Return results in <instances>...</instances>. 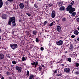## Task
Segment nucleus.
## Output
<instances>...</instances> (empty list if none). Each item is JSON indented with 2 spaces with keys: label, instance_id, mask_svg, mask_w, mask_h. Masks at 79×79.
Returning <instances> with one entry per match:
<instances>
[{
  "label": "nucleus",
  "instance_id": "obj_1",
  "mask_svg": "<svg viewBox=\"0 0 79 79\" xmlns=\"http://www.w3.org/2000/svg\"><path fill=\"white\" fill-rule=\"evenodd\" d=\"M74 1H72L71 3L69 5L66 9L67 11H69V13L71 14H72L73 12L75 10V8L72 7V6L73 5V4H74Z\"/></svg>",
  "mask_w": 79,
  "mask_h": 79
},
{
  "label": "nucleus",
  "instance_id": "obj_5",
  "mask_svg": "<svg viewBox=\"0 0 79 79\" xmlns=\"http://www.w3.org/2000/svg\"><path fill=\"white\" fill-rule=\"evenodd\" d=\"M9 20H10L12 23H13V22H15V21H16V19L15 17H11L9 19Z\"/></svg>",
  "mask_w": 79,
  "mask_h": 79
},
{
  "label": "nucleus",
  "instance_id": "obj_43",
  "mask_svg": "<svg viewBox=\"0 0 79 79\" xmlns=\"http://www.w3.org/2000/svg\"><path fill=\"white\" fill-rule=\"evenodd\" d=\"M54 73H57V70H55L54 71Z\"/></svg>",
  "mask_w": 79,
  "mask_h": 79
},
{
  "label": "nucleus",
  "instance_id": "obj_10",
  "mask_svg": "<svg viewBox=\"0 0 79 79\" xmlns=\"http://www.w3.org/2000/svg\"><path fill=\"white\" fill-rule=\"evenodd\" d=\"M4 58V55L2 53L0 54V60H3Z\"/></svg>",
  "mask_w": 79,
  "mask_h": 79
},
{
  "label": "nucleus",
  "instance_id": "obj_8",
  "mask_svg": "<svg viewBox=\"0 0 79 79\" xmlns=\"http://www.w3.org/2000/svg\"><path fill=\"white\" fill-rule=\"evenodd\" d=\"M56 30L57 31L60 32V31H61V27H60V26H57Z\"/></svg>",
  "mask_w": 79,
  "mask_h": 79
},
{
  "label": "nucleus",
  "instance_id": "obj_3",
  "mask_svg": "<svg viewBox=\"0 0 79 79\" xmlns=\"http://www.w3.org/2000/svg\"><path fill=\"white\" fill-rule=\"evenodd\" d=\"M63 41L61 40H60L57 42L56 43V45H58L59 46H60L63 45Z\"/></svg>",
  "mask_w": 79,
  "mask_h": 79
},
{
  "label": "nucleus",
  "instance_id": "obj_23",
  "mask_svg": "<svg viewBox=\"0 0 79 79\" xmlns=\"http://www.w3.org/2000/svg\"><path fill=\"white\" fill-rule=\"evenodd\" d=\"M75 74L77 75H78L79 74V71H77L75 73Z\"/></svg>",
  "mask_w": 79,
  "mask_h": 79
},
{
  "label": "nucleus",
  "instance_id": "obj_35",
  "mask_svg": "<svg viewBox=\"0 0 79 79\" xmlns=\"http://www.w3.org/2000/svg\"><path fill=\"white\" fill-rule=\"evenodd\" d=\"M49 6L50 7H51L53 6V4H52L51 3H50L49 5Z\"/></svg>",
  "mask_w": 79,
  "mask_h": 79
},
{
  "label": "nucleus",
  "instance_id": "obj_36",
  "mask_svg": "<svg viewBox=\"0 0 79 79\" xmlns=\"http://www.w3.org/2000/svg\"><path fill=\"white\" fill-rule=\"evenodd\" d=\"M18 70L19 73H21V68H20V69Z\"/></svg>",
  "mask_w": 79,
  "mask_h": 79
},
{
  "label": "nucleus",
  "instance_id": "obj_24",
  "mask_svg": "<svg viewBox=\"0 0 79 79\" xmlns=\"http://www.w3.org/2000/svg\"><path fill=\"white\" fill-rule=\"evenodd\" d=\"M66 18H64L62 19V21L63 22H64V21H66Z\"/></svg>",
  "mask_w": 79,
  "mask_h": 79
},
{
  "label": "nucleus",
  "instance_id": "obj_26",
  "mask_svg": "<svg viewBox=\"0 0 79 79\" xmlns=\"http://www.w3.org/2000/svg\"><path fill=\"white\" fill-rule=\"evenodd\" d=\"M38 62H37V61H36V64L35 65V66L34 67V68H36V67H37V65H38Z\"/></svg>",
  "mask_w": 79,
  "mask_h": 79
},
{
  "label": "nucleus",
  "instance_id": "obj_44",
  "mask_svg": "<svg viewBox=\"0 0 79 79\" xmlns=\"http://www.w3.org/2000/svg\"><path fill=\"white\" fill-rule=\"evenodd\" d=\"M41 50H42V51H43L44 50V48L41 47L40 48Z\"/></svg>",
  "mask_w": 79,
  "mask_h": 79
},
{
  "label": "nucleus",
  "instance_id": "obj_49",
  "mask_svg": "<svg viewBox=\"0 0 79 79\" xmlns=\"http://www.w3.org/2000/svg\"><path fill=\"white\" fill-rule=\"evenodd\" d=\"M74 40L76 43L77 42V41L76 40Z\"/></svg>",
  "mask_w": 79,
  "mask_h": 79
},
{
  "label": "nucleus",
  "instance_id": "obj_39",
  "mask_svg": "<svg viewBox=\"0 0 79 79\" xmlns=\"http://www.w3.org/2000/svg\"><path fill=\"white\" fill-rule=\"evenodd\" d=\"M6 74L7 75V76H9V75H10V73L8 72H7Z\"/></svg>",
  "mask_w": 79,
  "mask_h": 79
},
{
  "label": "nucleus",
  "instance_id": "obj_7",
  "mask_svg": "<svg viewBox=\"0 0 79 79\" xmlns=\"http://www.w3.org/2000/svg\"><path fill=\"white\" fill-rule=\"evenodd\" d=\"M19 6L20 9H23L24 8V4L23 3H20L19 4Z\"/></svg>",
  "mask_w": 79,
  "mask_h": 79
},
{
  "label": "nucleus",
  "instance_id": "obj_53",
  "mask_svg": "<svg viewBox=\"0 0 79 79\" xmlns=\"http://www.w3.org/2000/svg\"><path fill=\"white\" fill-rule=\"evenodd\" d=\"M8 57V58H10V56H7Z\"/></svg>",
  "mask_w": 79,
  "mask_h": 79
},
{
  "label": "nucleus",
  "instance_id": "obj_12",
  "mask_svg": "<svg viewBox=\"0 0 79 79\" xmlns=\"http://www.w3.org/2000/svg\"><path fill=\"white\" fill-rule=\"evenodd\" d=\"M70 49L71 51H73L74 50V46L73 44H70Z\"/></svg>",
  "mask_w": 79,
  "mask_h": 79
},
{
  "label": "nucleus",
  "instance_id": "obj_15",
  "mask_svg": "<svg viewBox=\"0 0 79 79\" xmlns=\"http://www.w3.org/2000/svg\"><path fill=\"white\" fill-rule=\"evenodd\" d=\"M73 33L74 34H75V35H78V34H79V32L77 30H76L75 31H74L73 32Z\"/></svg>",
  "mask_w": 79,
  "mask_h": 79
},
{
  "label": "nucleus",
  "instance_id": "obj_51",
  "mask_svg": "<svg viewBox=\"0 0 79 79\" xmlns=\"http://www.w3.org/2000/svg\"><path fill=\"white\" fill-rule=\"evenodd\" d=\"M42 67H44V65H42Z\"/></svg>",
  "mask_w": 79,
  "mask_h": 79
},
{
  "label": "nucleus",
  "instance_id": "obj_29",
  "mask_svg": "<svg viewBox=\"0 0 79 79\" xmlns=\"http://www.w3.org/2000/svg\"><path fill=\"white\" fill-rule=\"evenodd\" d=\"M3 28H0V32H3Z\"/></svg>",
  "mask_w": 79,
  "mask_h": 79
},
{
  "label": "nucleus",
  "instance_id": "obj_22",
  "mask_svg": "<svg viewBox=\"0 0 79 79\" xmlns=\"http://www.w3.org/2000/svg\"><path fill=\"white\" fill-rule=\"evenodd\" d=\"M29 71L27 70V74L26 75L27 76H29Z\"/></svg>",
  "mask_w": 79,
  "mask_h": 79
},
{
  "label": "nucleus",
  "instance_id": "obj_45",
  "mask_svg": "<svg viewBox=\"0 0 79 79\" xmlns=\"http://www.w3.org/2000/svg\"><path fill=\"white\" fill-rule=\"evenodd\" d=\"M39 71H41V67H39Z\"/></svg>",
  "mask_w": 79,
  "mask_h": 79
},
{
  "label": "nucleus",
  "instance_id": "obj_14",
  "mask_svg": "<svg viewBox=\"0 0 79 79\" xmlns=\"http://www.w3.org/2000/svg\"><path fill=\"white\" fill-rule=\"evenodd\" d=\"M35 76L34 75L31 74L30 75L29 79H33V78L35 77Z\"/></svg>",
  "mask_w": 79,
  "mask_h": 79
},
{
  "label": "nucleus",
  "instance_id": "obj_20",
  "mask_svg": "<svg viewBox=\"0 0 79 79\" xmlns=\"http://www.w3.org/2000/svg\"><path fill=\"white\" fill-rule=\"evenodd\" d=\"M67 59H68V61L69 62H71V58H67Z\"/></svg>",
  "mask_w": 79,
  "mask_h": 79
},
{
  "label": "nucleus",
  "instance_id": "obj_30",
  "mask_svg": "<svg viewBox=\"0 0 79 79\" xmlns=\"http://www.w3.org/2000/svg\"><path fill=\"white\" fill-rule=\"evenodd\" d=\"M12 23L13 26H16V23H15V22H13Z\"/></svg>",
  "mask_w": 79,
  "mask_h": 79
},
{
  "label": "nucleus",
  "instance_id": "obj_46",
  "mask_svg": "<svg viewBox=\"0 0 79 79\" xmlns=\"http://www.w3.org/2000/svg\"><path fill=\"white\" fill-rule=\"evenodd\" d=\"M77 21L79 23V18H77Z\"/></svg>",
  "mask_w": 79,
  "mask_h": 79
},
{
  "label": "nucleus",
  "instance_id": "obj_32",
  "mask_svg": "<svg viewBox=\"0 0 79 79\" xmlns=\"http://www.w3.org/2000/svg\"><path fill=\"white\" fill-rule=\"evenodd\" d=\"M36 42H39V40L38 39V38H36Z\"/></svg>",
  "mask_w": 79,
  "mask_h": 79
},
{
  "label": "nucleus",
  "instance_id": "obj_58",
  "mask_svg": "<svg viewBox=\"0 0 79 79\" xmlns=\"http://www.w3.org/2000/svg\"><path fill=\"white\" fill-rule=\"evenodd\" d=\"M10 78H11V77H9V79H10Z\"/></svg>",
  "mask_w": 79,
  "mask_h": 79
},
{
  "label": "nucleus",
  "instance_id": "obj_47",
  "mask_svg": "<svg viewBox=\"0 0 79 79\" xmlns=\"http://www.w3.org/2000/svg\"><path fill=\"white\" fill-rule=\"evenodd\" d=\"M62 74H58V76H62Z\"/></svg>",
  "mask_w": 79,
  "mask_h": 79
},
{
  "label": "nucleus",
  "instance_id": "obj_33",
  "mask_svg": "<svg viewBox=\"0 0 79 79\" xmlns=\"http://www.w3.org/2000/svg\"><path fill=\"white\" fill-rule=\"evenodd\" d=\"M7 1L9 2H10V3H12L13 2V0H7Z\"/></svg>",
  "mask_w": 79,
  "mask_h": 79
},
{
  "label": "nucleus",
  "instance_id": "obj_16",
  "mask_svg": "<svg viewBox=\"0 0 79 79\" xmlns=\"http://www.w3.org/2000/svg\"><path fill=\"white\" fill-rule=\"evenodd\" d=\"M54 23V22H52V23H51L50 24L49 23L48 24V26H50V27H52V25H53V24Z\"/></svg>",
  "mask_w": 79,
  "mask_h": 79
},
{
  "label": "nucleus",
  "instance_id": "obj_2",
  "mask_svg": "<svg viewBox=\"0 0 79 79\" xmlns=\"http://www.w3.org/2000/svg\"><path fill=\"white\" fill-rule=\"evenodd\" d=\"M10 46L13 50H15L18 47V45L16 44H10Z\"/></svg>",
  "mask_w": 79,
  "mask_h": 79
},
{
  "label": "nucleus",
  "instance_id": "obj_38",
  "mask_svg": "<svg viewBox=\"0 0 79 79\" xmlns=\"http://www.w3.org/2000/svg\"><path fill=\"white\" fill-rule=\"evenodd\" d=\"M5 4L6 5H8V1L6 2Z\"/></svg>",
  "mask_w": 79,
  "mask_h": 79
},
{
  "label": "nucleus",
  "instance_id": "obj_17",
  "mask_svg": "<svg viewBox=\"0 0 79 79\" xmlns=\"http://www.w3.org/2000/svg\"><path fill=\"white\" fill-rule=\"evenodd\" d=\"M75 66L76 67H78L79 66V63L78 62H76L75 63Z\"/></svg>",
  "mask_w": 79,
  "mask_h": 79
},
{
  "label": "nucleus",
  "instance_id": "obj_4",
  "mask_svg": "<svg viewBox=\"0 0 79 79\" xmlns=\"http://www.w3.org/2000/svg\"><path fill=\"white\" fill-rule=\"evenodd\" d=\"M64 71L65 73H69L71 71V69L70 68H67L64 69Z\"/></svg>",
  "mask_w": 79,
  "mask_h": 79
},
{
  "label": "nucleus",
  "instance_id": "obj_54",
  "mask_svg": "<svg viewBox=\"0 0 79 79\" xmlns=\"http://www.w3.org/2000/svg\"><path fill=\"white\" fill-rule=\"evenodd\" d=\"M68 53V52L65 51V53Z\"/></svg>",
  "mask_w": 79,
  "mask_h": 79
},
{
  "label": "nucleus",
  "instance_id": "obj_21",
  "mask_svg": "<svg viewBox=\"0 0 79 79\" xmlns=\"http://www.w3.org/2000/svg\"><path fill=\"white\" fill-rule=\"evenodd\" d=\"M76 12H73V13H72V15H71V16H75V15H76Z\"/></svg>",
  "mask_w": 79,
  "mask_h": 79
},
{
  "label": "nucleus",
  "instance_id": "obj_6",
  "mask_svg": "<svg viewBox=\"0 0 79 79\" xmlns=\"http://www.w3.org/2000/svg\"><path fill=\"white\" fill-rule=\"evenodd\" d=\"M52 18H54L55 17V11H52Z\"/></svg>",
  "mask_w": 79,
  "mask_h": 79
},
{
  "label": "nucleus",
  "instance_id": "obj_42",
  "mask_svg": "<svg viewBox=\"0 0 79 79\" xmlns=\"http://www.w3.org/2000/svg\"><path fill=\"white\" fill-rule=\"evenodd\" d=\"M25 60V57H24L23 56L22 57V61H24Z\"/></svg>",
  "mask_w": 79,
  "mask_h": 79
},
{
  "label": "nucleus",
  "instance_id": "obj_37",
  "mask_svg": "<svg viewBox=\"0 0 79 79\" xmlns=\"http://www.w3.org/2000/svg\"><path fill=\"white\" fill-rule=\"evenodd\" d=\"M26 14L28 16H31V14H29L28 13H27Z\"/></svg>",
  "mask_w": 79,
  "mask_h": 79
},
{
  "label": "nucleus",
  "instance_id": "obj_52",
  "mask_svg": "<svg viewBox=\"0 0 79 79\" xmlns=\"http://www.w3.org/2000/svg\"><path fill=\"white\" fill-rule=\"evenodd\" d=\"M2 39V37L1 36H0V40H1V39Z\"/></svg>",
  "mask_w": 79,
  "mask_h": 79
},
{
  "label": "nucleus",
  "instance_id": "obj_28",
  "mask_svg": "<svg viewBox=\"0 0 79 79\" xmlns=\"http://www.w3.org/2000/svg\"><path fill=\"white\" fill-rule=\"evenodd\" d=\"M36 64V62H34L33 63H31V65H32V66H33L34 65H35Z\"/></svg>",
  "mask_w": 79,
  "mask_h": 79
},
{
  "label": "nucleus",
  "instance_id": "obj_48",
  "mask_svg": "<svg viewBox=\"0 0 79 79\" xmlns=\"http://www.w3.org/2000/svg\"><path fill=\"white\" fill-rule=\"evenodd\" d=\"M62 66H64V64H62Z\"/></svg>",
  "mask_w": 79,
  "mask_h": 79
},
{
  "label": "nucleus",
  "instance_id": "obj_40",
  "mask_svg": "<svg viewBox=\"0 0 79 79\" xmlns=\"http://www.w3.org/2000/svg\"><path fill=\"white\" fill-rule=\"evenodd\" d=\"M34 6L35 8H38V6H37V4H35Z\"/></svg>",
  "mask_w": 79,
  "mask_h": 79
},
{
  "label": "nucleus",
  "instance_id": "obj_13",
  "mask_svg": "<svg viewBox=\"0 0 79 79\" xmlns=\"http://www.w3.org/2000/svg\"><path fill=\"white\" fill-rule=\"evenodd\" d=\"M3 6V1L2 0H0V8H2Z\"/></svg>",
  "mask_w": 79,
  "mask_h": 79
},
{
  "label": "nucleus",
  "instance_id": "obj_31",
  "mask_svg": "<svg viewBox=\"0 0 79 79\" xmlns=\"http://www.w3.org/2000/svg\"><path fill=\"white\" fill-rule=\"evenodd\" d=\"M11 21H10V20H9V22H8V24L9 25H11Z\"/></svg>",
  "mask_w": 79,
  "mask_h": 79
},
{
  "label": "nucleus",
  "instance_id": "obj_34",
  "mask_svg": "<svg viewBox=\"0 0 79 79\" xmlns=\"http://www.w3.org/2000/svg\"><path fill=\"white\" fill-rule=\"evenodd\" d=\"M47 23H48V22L47 21H45L44 22V25H46V24H47Z\"/></svg>",
  "mask_w": 79,
  "mask_h": 79
},
{
  "label": "nucleus",
  "instance_id": "obj_19",
  "mask_svg": "<svg viewBox=\"0 0 79 79\" xmlns=\"http://www.w3.org/2000/svg\"><path fill=\"white\" fill-rule=\"evenodd\" d=\"M20 68H21V67H19L18 66H17L15 67V69H16V70H18Z\"/></svg>",
  "mask_w": 79,
  "mask_h": 79
},
{
  "label": "nucleus",
  "instance_id": "obj_56",
  "mask_svg": "<svg viewBox=\"0 0 79 79\" xmlns=\"http://www.w3.org/2000/svg\"><path fill=\"white\" fill-rule=\"evenodd\" d=\"M0 76H2V74H0Z\"/></svg>",
  "mask_w": 79,
  "mask_h": 79
},
{
  "label": "nucleus",
  "instance_id": "obj_57",
  "mask_svg": "<svg viewBox=\"0 0 79 79\" xmlns=\"http://www.w3.org/2000/svg\"><path fill=\"white\" fill-rule=\"evenodd\" d=\"M78 48H79V45H78Z\"/></svg>",
  "mask_w": 79,
  "mask_h": 79
},
{
  "label": "nucleus",
  "instance_id": "obj_41",
  "mask_svg": "<svg viewBox=\"0 0 79 79\" xmlns=\"http://www.w3.org/2000/svg\"><path fill=\"white\" fill-rule=\"evenodd\" d=\"M72 38H74L76 36L75 35H73L71 36Z\"/></svg>",
  "mask_w": 79,
  "mask_h": 79
},
{
  "label": "nucleus",
  "instance_id": "obj_18",
  "mask_svg": "<svg viewBox=\"0 0 79 79\" xmlns=\"http://www.w3.org/2000/svg\"><path fill=\"white\" fill-rule=\"evenodd\" d=\"M33 34H34V35H36V34H37V31H34L33 32Z\"/></svg>",
  "mask_w": 79,
  "mask_h": 79
},
{
  "label": "nucleus",
  "instance_id": "obj_11",
  "mask_svg": "<svg viewBox=\"0 0 79 79\" xmlns=\"http://www.w3.org/2000/svg\"><path fill=\"white\" fill-rule=\"evenodd\" d=\"M65 10V7L64 6H61L59 9L60 11H63Z\"/></svg>",
  "mask_w": 79,
  "mask_h": 79
},
{
  "label": "nucleus",
  "instance_id": "obj_50",
  "mask_svg": "<svg viewBox=\"0 0 79 79\" xmlns=\"http://www.w3.org/2000/svg\"><path fill=\"white\" fill-rule=\"evenodd\" d=\"M77 40H78V41H79V38L77 39Z\"/></svg>",
  "mask_w": 79,
  "mask_h": 79
},
{
  "label": "nucleus",
  "instance_id": "obj_25",
  "mask_svg": "<svg viewBox=\"0 0 79 79\" xmlns=\"http://www.w3.org/2000/svg\"><path fill=\"white\" fill-rule=\"evenodd\" d=\"M58 5L59 6H61L62 5V3L61 2H58Z\"/></svg>",
  "mask_w": 79,
  "mask_h": 79
},
{
  "label": "nucleus",
  "instance_id": "obj_27",
  "mask_svg": "<svg viewBox=\"0 0 79 79\" xmlns=\"http://www.w3.org/2000/svg\"><path fill=\"white\" fill-rule=\"evenodd\" d=\"M12 63L13 64H16V62L15 60H14L12 61Z\"/></svg>",
  "mask_w": 79,
  "mask_h": 79
},
{
  "label": "nucleus",
  "instance_id": "obj_55",
  "mask_svg": "<svg viewBox=\"0 0 79 79\" xmlns=\"http://www.w3.org/2000/svg\"><path fill=\"white\" fill-rule=\"evenodd\" d=\"M44 74V73L43 72V73H42L41 74L42 75V74Z\"/></svg>",
  "mask_w": 79,
  "mask_h": 79
},
{
  "label": "nucleus",
  "instance_id": "obj_9",
  "mask_svg": "<svg viewBox=\"0 0 79 79\" xmlns=\"http://www.w3.org/2000/svg\"><path fill=\"white\" fill-rule=\"evenodd\" d=\"M8 15L6 14H3L2 16V19H5L7 18Z\"/></svg>",
  "mask_w": 79,
  "mask_h": 79
}]
</instances>
